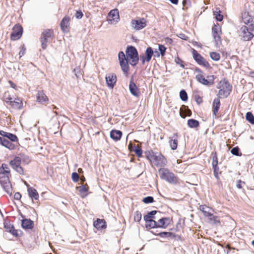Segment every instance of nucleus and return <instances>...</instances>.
<instances>
[{
    "label": "nucleus",
    "mask_w": 254,
    "mask_h": 254,
    "mask_svg": "<svg viewBox=\"0 0 254 254\" xmlns=\"http://www.w3.org/2000/svg\"><path fill=\"white\" fill-rule=\"evenodd\" d=\"M217 88L219 89L217 96L220 98H226L232 91V86L228 81L225 79L221 80Z\"/></svg>",
    "instance_id": "nucleus-1"
},
{
    "label": "nucleus",
    "mask_w": 254,
    "mask_h": 254,
    "mask_svg": "<svg viewBox=\"0 0 254 254\" xmlns=\"http://www.w3.org/2000/svg\"><path fill=\"white\" fill-rule=\"evenodd\" d=\"M126 56L128 60H130L129 64L133 66H135L138 63L139 56L137 49L132 46H128L127 47Z\"/></svg>",
    "instance_id": "nucleus-2"
},
{
    "label": "nucleus",
    "mask_w": 254,
    "mask_h": 254,
    "mask_svg": "<svg viewBox=\"0 0 254 254\" xmlns=\"http://www.w3.org/2000/svg\"><path fill=\"white\" fill-rule=\"evenodd\" d=\"M160 178L172 184H176L178 182V178L175 175L167 168H160L158 170Z\"/></svg>",
    "instance_id": "nucleus-3"
},
{
    "label": "nucleus",
    "mask_w": 254,
    "mask_h": 254,
    "mask_svg": "<svg viewBox=\"0 0 254 254\" xmlns=\"http://www.w3.org/2000/svg\"><path fill=\"white\" fill-rule=\"evenodd\" d=\"M254 31V24L251 23L249 26H243L240 30V35L243 37L244 41L251 40L254 36L252 33Z\"/></svg>",
    "instance_id": "nucleus-4"
},
{
    "label": "nucleus",
    "mask_w": 254,
    "mask_h": 254,
    "mask_svg": "<svg viewBox=\"0 0 254 254\" xmlns=\"http://www.w3.org/2000/svg\"><path fill=\"white\" fill-rule=\"evenodd\" d=\"M54 36V31L52 29H47L43 30L41 33L40 41L43 49L45 50L47 47V43L50 42Z\"/></svg>",
    "instance_id": "nucleus-5"
},
{
    "label": "nucleus",
    "mask_w": 254,
    "mask_h": 254,
    "mask_svg": "<svg viewBox=\"0 0 254 254\" xmlns=\"http://www.w3.org/2000/svg\"><path fill=\"white\" fill-rule=\"evenodd\" d=\"M207 79H206L202 74H198L196 75V80L201 83L202 84L206 86H210L214 83V81L216 77L213 75H208L207 76Z\"/></svg>",
    "instance_id": "nucleus-6"
},
{
    "label": "nucleus",
    "mask_w": 254,
    "mask_h": 254,
    "mask_svg": "<svg viewBox=\"0 0 254 254\" xmlns=\"http://www.w3.org/2000/svg\"><path fill=\"white\" fill-rule=\"evenodd\" d=\"M22 159L19 156H15L14 158L9 162V165L20 175L24 174V170L20 164Z\"/></svg>",
    "instance_id": "nucleus-7"
},
{
    "label": "nucleus",
    "mask_w": 254,
    "mask_h": 254,
    "mask_svg": "<svg viewBox=\"0 0 254 254\" xmlns=\"http://www.w3.org/2000/svg\"><path fill=\"white\" fill-rule=\"evenodd\" d=\"M192 56L194 61L200 65H202L205 67H210V64L195 49H192Z\"/></svg>",
    "instance_id": "nucleus-8"
},
{
    "label": "nucleus",
    "mask_w": 254,
    "mask_h": 254,
    "mask_svg": "<svg viewBox=\"0 0 254 254\" xmlns=\"http://www.w3.org/2000/svg\"><path fill=\"white\" fill-rule=\"evenodd\" d=\"M157 167H164L167 163L166 159L161 153H156L152 161Z\"/></svg>",
    "instance_id": "nucleus-9"
},
{
    "label": "nucleus",
    "mask_w": 254,
    "mask_h": 254,
    "mask_svg": "<svg viewBox=\"0 0 254 254\" xmlns=\"http://www.w3.org/2000/svg\"><path fill=\"white\" fill-rule=\"evenodd\" d=\"M212 33L216 46L221 43L220 34L221 33V28L219 25L214 24L212 28Z\"/></svg>",
    "instance_id": "nucleus-10"
},
{
    "label": "nucleus",
    "mask_w": 254,
    "mask_h": 254,
    "mask_svg": "<svg viewBox=\"0 0 254 254\" xmlns=\"http://www.w3.org/2000/svg\"><path fill=\"white\" fill-rule=\"evenodd\" d=\"M23 33V28L19 24H16L12 29V32L10 34V38L12 40H16L19 39L22 36Z\"/></svg>",
    "instance_id": "nucleus-11"
},
{
    "label": "nucleus",
    "mask_w": 254,
    "mask_h": 254,
    "mask_svg": "<svg viewBox=\"0 0 254 254\" xmlns=\"http://www.w3.org/2000/svg\"><path fill=\"white\" fill-rule=\"evenodd\" d=\"M131 26L136 30H139L146 26V20L142 18L140 19H133L131 22Z\"/></svg>",
    "instance_id": "nucleus-12"
},
{
    "label": "nucleus",
    "mask_w": 254,
    "mask_h": 254,
    "mask_svg": "<svg viewBox=\"0 0 254 254\" xmlns=\"http://www.w3.org/2000/svg\"><path fill=\"white\" fill-rule=\"evenodd\" d=\"M106 81L107 86L113 89L117 82V76L115 73H109L106 76Z\"/></svg>",
    "instance_id": "nucleus-13"
},
{
    "label": "nucleus",
    "mask_w": 254,
    "mask_h": 254,
    "mask_svg": "<svg viewBox=\"0 0 254 254\" xmlns=\"http://www.w3.org/2000/svg\"><path fill=\"white\" fill-rule=\"evenodd\" d=\"M21 217L23 218L21 221V227L25 230H31L34 227V222L30 219L24 218L22 214H20Z\"/></svg>",
    "instance_id": "nucleus-14"
},
{
    "label": "nucleus",
    "mask_w": 254,
    "mask_h": 254,
    "mask_svg": "<svg viewBox=\"0 0 254 254\" xmlns=\"http://www.w3.org/2000/svg\"><path fill=\"white\" fill-rule=\"evenodd\" d=\"M108 17L109 18L108 20L110 21L111 23H116L118 22L120 20V16L118 9H114L111 10L108 14Z\"/></svg>",
    "instance_id": "nucleus-15"
},
{
    "label": "nucleus",
    "mask_w": 254,
    "mask_h": 254,
    "mask_svg": "<svg viewBox=\"0 0 254 254\" xmlns=\"http://www.w3.org/2000/svg\"><path fill=\"white\" fill-rule=\"evenodd\" d=\"M129 90L130 93L134 96L138 97L140 95V91L133 79H131L129 84Z\"/></svg>",
    "instance_id": "nucleus-16"
},
{
    "label": "nucleus",
    "mask_w": 254,
    "mask_h": 254,
    "mask_svg": "<svg viewBox=\"0 0 254 254\" xmlns=\"http://www.w3.org/2000/svg\"><path fill=\"white\" fill-rule=\"evenodd\" d=\"M0 135L2 136V137H5L12 142H17L18 140L15 134L3 130H0Z\"/></svg>",
    "instance_id": "nucleus-17"
},
{
    "label": "nucleus",
    "mask_w": 254,
    "mask_h": 254,
    "mask_svg": "<svg viewBox=\"0 0 254 254\" xmlns=\"http://www.w3.org/2000/svg\"><path fill=\"white\" fill-rule=\"evenodd\" d=\"M128 149L131 151H133L135 152L136 155L138 157H141L142 156V150L140 146L137 145H133L131 143H129L128 145Z\"/></svg>",
    "instance_id": "nucleus-18"
},
{
    "label": "nucleus",
    "mask_w": 254,
    "mask_h": 254,
    "mask_svg": "<svg viewBox=\"0 0 254 254\" xmlns=\"http://www.w3.org/2000/svg\"><path fill=\"white\" fill-rule=\"evenodd\" d=\"M37 101L41 104H45L48 103L49 99L43 91L41 90L38 91L37 95Z\"/></svg>",
    "instance_id": "nucleus-19"
},
{
    "label": "nucleus",
    "mask_w": 254,
    "mask_h": 254,
    "mask_svg": "<svg viewBox=\"0 0 254 254\" xmlns=\"http://www.w3.org/2000/svg\"><path fill=\"white\" fill-rule=\"evenodd\" d=\"M93 226L97 229H105L107 227L106 221L104 219L97 218L93 223Z\"/></svg>",
    "instance_id": "nucleus-20"
},
{
    "label": "nucleus",
    "mask_w": 254,
    "mask_h": 254,
    "mask_svg": "<svg viewBox=\"0 0 254 254\" xmlns=\"http://www.w3.org/2000/svg\"><path fill=\"white\" fill-rule=\"evenodd\" d=\"M28 194L29 197L32 199L38 200L39 198V194L37 190L33 187L28 186Z\"/></svg>",
    "instance_id": "nucleus-21"
},
{
    "label": "nucleus",
    "mask_w": 254,
    "mask_h": 254,
    "mask_svg": "<svg viewBox=\"0 0 254 254\" xmlns=\"http://www.w3.org/2000/svg\"><path fill=\"white\" fill-rule=\"evenodd\" d=\"M70 18L68 16L64 17L62 20L60 26L63 31H66L69 27Z\"/></svg>",
    "instance_id": "nucleus-22"
},
{
    "label": "nucleus",
    "mask_w": 254,
    "mask_h": 254,
    "mask_svg": "<svg viewBox=\"0 0 254 254\" xmlns=\"http://www.w3.org/2000/svg\"><path fill=\"white\" fill-rule=\"evenodd\" d=\"M171 220L169 217H162L158 221V227L166 228L170 223Z\"/></svg>",
    "instance_id": "nucleus-23"
},
{
    "label": "nucleus",
    "mask_w": 254,
    "mask_h": 254,
    "mask_svg": "<svg viewBox=\"0 0 254 254\" xmlns=\"http://www.w3.org/2000/svg\"><path fill=\"white\" fill-rule=\"evenodd\" d=\"M0 144L10 150L13 149L15 147V145L8 139L0 136Z\"/></svg>",
    "instance_id": "nucleus-24"
},
{
    "label": "nucleus",
    "mask_w": 254,
    "mask_h": 254,
    "mask_svg": "<svg viewBox=\"0 0 254 254\" xmlns=\"http://www.w3.org/2000/svg\"><path fill=\"white\" fill-rule=\"evenodd\" d=\"M220 98H216L213 100L212 103V112L214 116H216L220 107Z\"/></svg>",
    "instance_id": "nucleus-25"
},
{
    "label": "nucleus",
    "mask_w": 254,
    "mask_h": 254,
    "mask_svg": "<svg viewBox=\"0 0 254 254\" xmlns=\"http://www.w3.org/2000/svg\"><path fill=\"white\" fill-rule=\"evenodd\" d=\"M178 135L174 133L172 137H169V144L171 148L174 150H176L178 146Z\"/></svg>",
    "instance_id": "nucleus-26"
},
{
    "label": "nucleus",
    "mask_w": 254,
    "mask_h": 254,
    "mask_svg": "<svg viewBox=\"0 0 254 254\" xmlns=\"http://www.w3.org/2000/svg\"><path fill=\"white\" fill-rule=\"evenodd\" d=\"M9 105L15 109H21L23 106L22 101L19 98H15L13 101H9Z\"/></svg>",
    "instance_id": "nucleus-27"
},
{
    "label": "nucleus",
    "mask_w": 254,
    "mask_h": 254,
    "mask_svg": "<svg viewBox=\"0 0 254 254\" xmlns=\"http://www.w3.org/2000/svg\"><path fill=\"white\" fill-rule=\"evenodd\" d=\"M180 115L182 118H185L186 116H190L191 115V111L189 109L188 107L185 105H183L180 109Z\"/></svg>",
    "instance_id": "nucleus-28"
},
{
    "label": "nucleus",
    "mask_w": 254,
    "mask_h": 254,
    "mask_svg": "<svg viewBox=\"0 0 254 254\" xmlns=\"http://www.w3.org/2000/svg\"><path fill=\"white\" fill-rule=\"evenodd\" d=\"M122 135V132L119 130H112L110 132V137L116 141L119 140Z\"/></svg>",
    "instance_id": "nucleus-29"
},
{
    "label": "nucleus",
    "mask_w": 254,
    "mask_h": 254,
    "mask_svg": "<svg viewBox=\"0 0 254 254\" xmlns=\"http://www.w3.org/2000/svg\"><path fill=\"white\" fill-rule=\"evenodd\" d=\"M242 20L245 24L248 25L252 23L253 18L249 14V12H245L242 15Z\"/></svg>",
    "instance_id": "nucleus-30"
},
{
    "label": "nucleus",
    "mask_w": 254,
    "mask_h": 254,
    "mask_svg": "<svg viewBox=\"0 0 254 254\" xmlns=\"http://www.w3.org/2000/svg\"><path fill=\"white\" fill-rule=\"evenodd\" d=\"M154 54V51L153 50V49L151 47H148L146 48L145 53L144 55H142L146 60H147V62H149L152 56Z\"/></svg>",
    "instance_id": "nucleus-31"
},
{
    "label": "nucleus",
    "mask_w": 254,
    "mask_h": 254,
    "mask_svg": "<svg viewBox=\"0 0 254 254\" xmlns=\"http://www.w3.org/2000/svg\"><path fill=\"white\" fill-rule=\"evenodd\" d=\"M160 212H158L156 210H152L150 212H148L147 214L144 216V220L146 223H147L149 220H151L152 219H156L155 214Z\"/></svg>",
    "instance_id": "nucleus-32"
},
{
    "label": "nucleus",
    "mask_w": 254,
    "mask_h": 254,
    "mask_svg": "<svg viewBox=\"0 0 254 254\" xmlns=\"http://www.w3.org/2000/svg\"><path fill=\"white\" fill-rule=\"evenodd\" d=\"M156 235L162 238H169L170 239H174L177 236L176 234L170 232H161Z\"/></svg>",
    "instance_id": "nucleus-33"
},
{
    "label": "nucleus",
    "mask_w": 254,
    "mask_h": 254,
    "mask_svg": "<svg viewBox=\"0 0 254 254\" xmlns=\"http://www.w3.org/2000/svg\"><path fill=\"white\" fill-rule=\"evenodd\" d=\"M1 186L2 187L3 190L5 191L9 195H11L12 193V188L11 185L10 183V181L4 183L3 184H1Z\"/></svg>",
    "instance_id": "nucleus-34"
},
{
    "label": "nucleus",
    "mask_w": 254,
    "mask_h": 254,
    "mask_svg": "<svg viewBox=\"0 0 254 254\" xmlns=\"http://www.w3.org/2000/svg\"><path fill=\"white\" fill-rule=\"evenodd\" d=\"M120 64L124 73L127 74L129 70L128 60L127 59L126 61L120 62Z\"/></svg>",
    "instance_id": "nucleus-35"
},
{
    "label": "nucleus",
    "mask_w": 254,
    "mask_h": 254,
    "mask_svg": "<svg viewBox=\"0 0 254 254\" xmlns=\"http://www.w3.org/2000/svg\"><path fill=\"white\" fill-rule=\"evenodd\" d=\"M188 126L190 128H195L199 126V122L195 119H191L188 120Z\"/></svg>",
    "instance_id": "nucleus-36"
},
{
    "label": "nucleus",
    "mask_w": 254,
    "mask_h": 254,
    "mask_svg": "<svg viewBox=\"0 0 254 254\" xmlns=\"http://www.w3.org/2000/svg\"><path fill=\"white\" fill-rule=\"evenodd\" d=\"M205 217H207L208 219L210 221H213V223L215 224H220V221L218 216H214L213 214L209 212Z\"/></svg>",
    "instance_id": "nucleus-37"
},
{
    "label": "nucleus",
    "mask_w": 254,
    "mask_h": 254,
    "mask_svg": "<svg viewBox=\"0 0 254 254\" xmlns=\"http://www.w3.org/2000/svg\"><path fill=\"white\" fill-rule=\"evenodd\" d=\"M156 219H152L151 220H149L146 223V227L149 228H158V222L155 221Z\"/></svg>",
    "instance_id": "nucleus-38"
},
{
    "label": "nucleus",
    "mask_w": 254,
    "mask_h": 254,
    "mask_svg": "<svg viewBox=\"0 0 254 254\" xmlns=\"http://www.w3.org/2000/svg\"><path fill=\"white\" fill-rule=\"evenodd\" d=\"M8 174H6L5 173L0 172V183L3 184L6 182H8L9 181V177L8 176Z\"/></svg>",
    "instance_id": "nucleus-39"
},
{
    "label": "nucleus",
    "mask_w": 254,
    "mask_h": 254,
    "mask_svg": "<svg viewBox=\"0 0 254 254\" xmlns=\"http://www.w3.org/2000/svg\"><path fill=\"white\" fill-rule=\"evenodd\" d=\"M213 11V14L215 16V18L218 21H222L223 19V15L221 13V11L220 10Z\"/></svg>",
    "instance_id": "nucleus-40"
},
{
    "label": "nucleus",
    "mask_w": 254,
    "mask_h": 254,
    "mask_svg": "<svg viewBox=\"0 0 254 254\" xmlns=\"http://www.w3.org/2000/svg\"><path fill=\"white\" fill-rule=\"evenodd\" d=\"M210 207L205 205H201L199 206V209L202 212L204 216H206L210 212Z\"/></svg>",
    "instance_id": "nucleus-41"
},
{
    "label": "nucleus",
    "mask_w": 254,
    "mask_h": 254,
    "mask_svg": "<svg viewBox=\"0 0 254 254\" xmlns=\"http://www.w3.org/2000/svg\"><path fill=\"white\" fill-rule=\"evenodd\" d=\"M9 233H11L13 236L18 237H21L22 235V232L21 230H15L14 229V227H13V228L10 231L8 232Z\"/></svg>",
    "instance_id": "nucleus-42"
},
{
    "label": "nucleus",
    "mask_w": 254,
    "mask_h": 254,
    "mask_svg": "<svg viewBox=\"0 0 254 254\" xmlns=\"http://www.w3.org/2000/svg\"><path fill=\"white\" fill-rule=\"evenodd\" d=\"M145 154L146 158L152 162L153 158H154L156 153L153 152L152 151H147L145 152Z\"/></svg>",
    "instance_id": "nucleus-43"
},
{
    "label": "nucleus",
    "mask_w": 254,
    "mask_h": 254,
    "mask_svg": "<svg viewBox=\"0 0 254 254\" xmlns=\"http://www.w3.org/2000/svg\"><path fill=\"white\" fill-rule=\"evenodd\" d=\"M246 119L251 124H254V116L251 112H248L247 113Z\"/></svg>",
    "instance_id": "nucleus-44"
},
{
    "label": "nucleus",
    "mask_w": 254,
    "mask_h": 254,
    "mask_svg": "<svg viewBox=\"0 0 254 254\" xmlns=\"http://www.w3.org/2000/svg\"><path fill=\"white\" fill-rule=\"evenodd\" d=\"M210 57L211 59L215 61H218L220 60V56L218 53L212 52L210 53Z\"/></svg>",
    "instance_id": "nucleus-45"
},
{
    "label": "nucleus",
    "mask_w": 254,
    "mask_h": 254,
    "mask_svg": "<svg viewBox=\"0 0 254 254\" xmlns=\"http://www.w3.org/2000/svg\"><path fill=\"white\" fill-rule=\"evenodd\" d=\"M180 97L181 99L183 101H187L188 99V96L186 91L183 89L180 92Z\"/></svg>",
    "instance_id": "nucleus-46"
},
{
    "label": "nucleus",
    "mask_w": 254,
    "mask_h": 254,
    "mask_svg": "<svg viewBox=\"0 0 254 254\" xmlns=\"http://www.w3.org/2000/svg\"><path fill=\"white\" fill-rule=\"evenodd\" d=\"M231 153L237 156H241L242 155V153L240 152V149L238 146L232 148L231 150Z\"/></svg>",
    "instance_id": "nucleus-47"
},
{
    "label": "nucleus",
    "mask_w": 254,
    "mask_h": 254,
    "mask_svg": "<svg viewBox=\"0 0 254 254\" xmlns=\"http://www.w3.org/2000/svg\"><path fill=\"white\" fill-rule=\"evenodd\" d=\"M166 49V48L163 45H158V51L162 57H164L165 55Z\"/></svg>",
    "instance_id": "nucleus-48"
},
{
    "label": "nucleus",
    "mask_w": 254,
    "mask_h": 254,
    "mask_svg": "<svg viewBox=\"0 0 254 254\" xmlns=\"http://www.w3.org/2000/svg\"><path fill=\"white\" fill-rule=\"evenodd\" d=\"M119 62L124 61L127 60V57L125 56L124 53L123 51H120L118 54Z\"/></svg>",
    "instance_id": "nucleus-49"
},
{
    "label": "nucleus",
    "mask_w": 254,
    "mask_h": 254,
    "mask_svg": "<svg viewBox=\"0 0 254 254\" xmlns=\"http://www.w3.org/2000/svg\"><path fill=\"white\" fill-rule=\"evenodd\" d=\"M20 156L19 157L22 159V161H23V162L28 164L30 162V159L28 156L23 154H20Z\"/></svg>",
    "instance_id": "nucleus-50"
},
{
    "label": "nucleus",
    "mask_w": 254,
    "mask_h": 254,
    "mask_svg": "<svg viewBox=\"0 0 254 254\" xmlns=\"http://www.w3.org/2000/svg\"><path fill=\"white\" fill-rule=\"evenodd\" d=\"M142 201L146 204L150 203L154 201V198L152 196H148L144 197Z\"/></svg>",
    "instance_id": "nucleus-51"
},
{
    "label": "nucleus",
    "mask_w": 254,
    "mask_h": 254,
    "mask_svg": "<svg viewBox=\"0 0 254 254\" xmlns=\"http://www.w3.org/2000/svg\"><path fill=\"white\" fill-rule=\"evenodd\" d=\"M141 213L138 211H136L134 213V220L136 222H139L141 220Z\"/></svg>",
    "instance_id": "nucleus-52"
},
{
    "label": "nucleus",
    "mask_w": 254,
    "mask_h": 254,
    "mask_svg": "<svg viewBox=\"0 0 254 254\" xmlns=\"http://www.w3.org/2000/svg\"><path fill=\"white\" fill-rule=\"evenodd\" d=\"M183 9H188L191 5V1L190 0H183Z\"/></svg>",
    "instance_id": "nucleus-53"
},
{
    "label": "nucleus",
    "mask_w": 254,
    "mask_h": 254,
    "mask_svg": "<svg viewBox=\"0 0 254 254\" xmlns=\"http://www.w3.org/2000/svg\"><path fill=\"white\" fill-rule=\"evenodd\" d=\"M1 169L3 170V171L1 172L5 173H6V174H9L10 173V171L9 170V168H8V165L7 164H2L1 165V167H0V169Z\"/></svg>",
    "instance_id": "nucleus-54"
},
{
    "label": "nucleus",
    "mask_w": 254,
    "mask_h": 254,
    "mask_svg": "<svg viewBox=\"0 0 254 254\" xmlns=\"http://www.w3.org/2000/svg\"><path fill=\"white\" fill-rule=\"evenodd\" d=\"M71 178L73 182H77L79 178V175L75 172H73L71 174Z\"/></svg>",
    "instance_id": "nucleus-55"
},
{
    "label": "nucleus",
    "mask_w": 254,
    "mask_h": 254,
    "mask_svg": "<svg viewBox=\"0 0 254 254\" xmlns=\"http://www.w3.org/2000/svg\"><path fill=\"white\" fill-rule=\"evenodd\" d=\"M213 173H214V175L215 177L217 180H218L219 179L218 174H219V168L218 165L216 166L215 167H213Z\"/></svg>",
    "instance_id": "nucleus-56"
},
{
    "label": "nucleus",
    "mask_w": 254,
    "mask_h": 254,
    "mask_svg": "<svg viewBox=\"0 0 254 254\" xmlns=\"http://www.w3.org/2000/svg\"><path fill=\"white\" fill-rule=\"evenodd\" d=\"M175 61L177 64H179L182 67H185V65L183 64V61L179 57L175 58Z\"/></svg>",
    "instance_id": "nucleus-57"
},
{
    "label": "nucleus",
    "mask_w": 254,
    "mask_h": 254,
    "mask_svg": "<svg viewBox=\"0 0 254 254\" xmlns=\"http://www.w3.org/2000/svg\"><path fill=\"white\" fill-rule=\"evenodd\" d=\"M13 227L14 226L10 223H6L4 224V227L7 232L10 231L13 228Z\"/></svg>",
    "instance_id": "nucleus-58"
},
{
    "label": "nucleus",
    "mask_w": 254,
    "mask_h": 254,
    "mask_svg": "<svg viewBox=\"0 0 254 254\" xmlns=\"http://www.w3.org/2000/svg\"><path fill=\"white\" fill-rule=\"evenodd\" d=\"M74 16L76 18L80 19L83 17V14L81 10H79L76 11Z\"/></svg>",
    "instance_id": "nucleus-59"
},
{
    "label": "nucleus",
    "mask_w": 254,
    "mask_h": 254,
    "mask_svg": "<svg viewBox=\"0 0 254 254\" xmlns=\"http://www.w3.org/2000/svg\"><path fill=\"white\" fill-rule=\"evenodd\" d=\"M77 189L79 190L80 193L86 192L88 191L87 188L84 185L77 187Z\"/></svg>",
    "instance_id": "nucleus-60"
},
{
    "label": "nucleus",
    "mask_w": 254,
    "mask_h": 254,
    "mask_svg": "<svg viewBox=\"0 0 254 254\" xmlns=\"http://www.w3.org/2000/svg\"><path fill=\"white\" fill-rule=\"evenodd\" d=\"M195 99L198 105H200L203 102L202 98L199 95H196L195 96Z\"/></svg>",
    "instance_id": "nucleus-61"
},
{
    "label": "nucleus",
    "mask_w": 254,
    "mask_h": 254,
    "mask_svg": "<svg viewBox=\"0 0 254 254\" xmlns=\"http://www.w3.org/2000/svg\"><path fill=\"white\" fill-rule=\"evenodd\" d=\"M14 198L15 199L19 200L21 198V194L20 192H17L15 193Z\"/></svg>",
    "instance_id": "nucleus-62"
},
{
    "label": "nucleus",
    "mask_w": 254,
    "mask_h": 254,
    "mask_svg": "<svg viewBox=\"0 0 254 254\" xmlns=\"http://www.w3.org/2000/svg\"><path fill=\"white\" fill-rule=\"evenodd\" d=\"M178 36L180 38L185 40H187L188 39V37L183 33L179 34Z\"/></svg>",
    "instance_id": "nucleus-63"
},
{
    "label": "nucleus",
    "mask_w": 254,
    "mask_h": 254,
    "mask_svg": "<svg viewBox=\"0 0 254 254\" xmlns=\"http://www.w3.org/2000/svg\"><path fill=\"white\" fill-rule=\"evenodd\" d=\"M242 184H245V183L243 181H242L241 180L237 181V187L238 189H241L242 188Z\"/></svg>",
    "instance_id": "nucleus-64"
}]
</instances>
